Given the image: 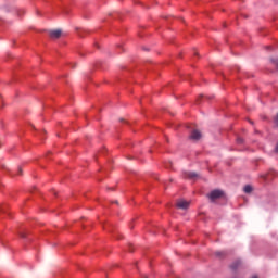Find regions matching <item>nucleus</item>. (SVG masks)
<instances>
[{"label": "nucleus", "instance_id": "1", "mask_svg": "<svg viewBox=\"0 0 278 278\" xmlns=\"http://www.w3.org/2000/svg\"><path fill=\"white\" fill-rule=\"evenodd\" d=\"M223 197H225V192L219 189H215L208 194V199H211L212 202L216 201V199H223Z\"/></svg>", "mask_w": 278, "mask_h": 278}, {"label": "nucleus", "instance_id": "2", "mask_svg": "<svg viewBox=\"0 0 278 278\" xmlns=\"http://www.w3.org/2000/svg\"><path fill=\"white\" fill-rule=\"evenodd\" d=\"M176 205L179 210H188L190 207V202L181 199L177 201Z\"/></svg>", "mask_w": 278, "mask_h": 278}, {"label": "nucleus", "instance_id": "3", "mask_svg": "<svg viewBox=\"0 0 278 278\" xmlns=\"http://www.w3.org/2000/svg\"><path fill=\"white\" fill-rule=\"evenodd\" d=\"M182 177L185 179H191V180H194L199 177V174L194 173V172H185L182 173Z\"/></svg>", "mask_w": 278, "mask_h": 278}, {"label": "nucleus", "instance_id": "4", "mask_svg": "<svg viewBox=\"0 0 278 278\" xmlns=\"http://www.w3.org/2000/svg\"><path fill=\"white\" fill-rule=\"evenodd\" d=\"M49 36L50 38H52L53 40H58V38H60L62 36V30L56 29V30H50L49 31Z\"/></svg>", "mask_w": 278, "mask_h": 278}, {"label": "nucleus", "instance_id": "5", "mask_svg": "<svg viewBox=\"0 0 278 278\" xmlns=\"http://www.w3.org/2000/svg\"><path fill=\"white\" fill-rule=\"evenodd\" d=\"M190 140H201V131L192 130L191 135L189 136Z\"/></svg>", "mask_w": 278, "mask_h": 278}, {"label": "nucleus", "instance_id": "6", "mask_svg": "<svg viewBox=\"0 0 278 278\" xmlns=\"http://www.w3.org/2000/svg\"><path fill=\"white\" fill-rule=\"evenodd\" d=\"M243 192H245V194H251L253 192V187L251 185H247L243 188Z\"/></svg>", "mask_w": 278, "mask_h": 278}, {"label": "nucleus", "instance_id": "7", "mask_svg": "<svg viewBox=\"0 0 278 278\" xmlns=\"http://www.w3.org/2000/svg\"><path fill=\"white\" fill-rule=\"evenodd\" d=\"M240 264H241L240 261H236L235 263H232V264L230 265V268H231L232 270H237V268L240 266Z\"/></svg>", "mask_w": 278, "mask_h": 278}, {"label": "nucleus", "instance_id": "8", "mask_svg": "<svg viewBox=\"0 0 278 278\" xmlns=\"http://www.w3.org/2000/svg\"><path fill=\"white\" fill-rule=\"evenodd\" d=\"M227 255V253L225 252H215V256L219 257V260H222V257H225Z\"/></svg>", "mask_w": 278, "mask_h": 278}, {"label": "nucleus", "instance_id": "9", "mask_svg": "<svg viewBox=\"0 0 278 278\" xmlns=\"http://www.w3.org/2000/svg\"><path fill=\"white\" fill-rule=\"evenodd\" d=\"M237 142H238V144H242V142H244V139L243 138H238Z\"/></svg>", "mask_w": 278, "mask_h": 278}, {"label": "nucleus", "instance_id": "10", "mask_svg": "<svg viewBox=\"0 0 278 278\" xmlns=\"http://www.w3.org/2000/svg\"><path fill=\"white\" fill-rule=\"evenodd\" d=\"M21 238H27V235L25 232L20 233Z\"/></svg>", "mask_w": 278, "mask_h": 278}, {"label": "nucleus", "instance_id": "11", "mask_svg": "<svg viewBox=\"0 0 278 278\" xmlns=\"http://www.w3.org/2000/svg\"><path fill=\"white\" fill-rule=\"evenodd\" d=\"M17 175H23V169L18 167V174Z\"/></svg>", "mask_w": 278, "mask_h": 278}, {"label": "nucleus", "instance_id": "12", "mask_svg": "<svg viewBox=\"0 0 278 278\" xmlns=\"http://www.w3.org/2000/svg\"><path fill=\"white\" fill-rule=\"evenodd\" d=\"M276 151H278V143H277V146H276Z\"/></svg>", "mask_w": 278, "mask_h": 278}, {"label": "nucleus", "instance_id": "13", "mask_svg": "<svg viewBox=\"0 0 278 278\" xmlns=\"http://www.w3.org/2000/svg\"><path fill=\"white\" fill-rule=\"evenodd\" d=\"M4 210L2 207H0V212H3Z\"/></svg>", "mask_w": 278, "mask_h": 278}, {"label": "nucleus", "instance_id": "14", "mask_svg": "<svg viewBox=\"0 0 278 278\" xmlns=\"http://www.w3.org/2000/svg\"><path fill=\"white\" fill-rule=\"evenodd\" d=\"M252 278H257V276H253Z\"/></svg>", "mask_w": 278, "mask_h": 278}]
</instances>
